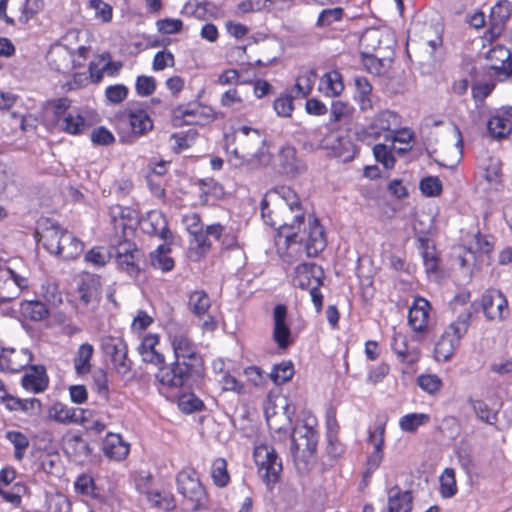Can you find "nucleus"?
<instances>
[{
    "instance_id": "nucleus-1",
    "label": "nucleus",
    "mask_w": 512,
    "mask_h": 512,
    "mask_svg": "<svg viewBox=\"0 0 512 512\" xmlns=\"http://www.w3.org/2000/svg\"><path fill=\"white\" fill-rule=\"evenodd\" d=\"M282 217L278 231L286 243L304 245L308 257H315L326 247L324 228L317 218L309 215L306 221L302 206H289Z\"/></svg>"
},
{
    "instance_id": "nucleus-2",
    "label": "nucleus",
    "mask_w": 512,
    "mask_h": 512,
    "mask_svg": "<svg viewBox=\"0 0 512 512\" xmlns=\"http://www.w3.org/2000/svg\"><path fill=\"white\" fill-rule=\"evenodd\" d=\"M35 236L48 252L64 260L77 258L84 249L80 239L48 218L38 222Z\"/></svg>"
},
{
    "instance_id": "nucleus-3",
    "label": "nucleus",
    "mask_w": 512,
    "mask_h": 512,
    "mask_svg": "<svg viewBox=\"0 0 512 512\" xmlns=\"http://www.w3.org/2000/svg\"><path fill=\"white\" fill-rule=\"evenodd\" d=\"M318 432L307 423L298 424L291 435L292 454L296 469L308 473L317 462Z\"/></svg>"
},
{
    "instance_id": "nucleus-4",
    "label": "nucleus",
    "mask_w": 512,
    "mask_h": 512,
    "mask_svg": "<svg viewBox=\"0 0 512 512\" xmlns=\"http://www.w3.org/2000/svg\"><path fill=\"white\" fill-rule=\"evenodd\" d=\"M233 139L236 147L233 153L236 158L243 162H251L256 158L265 144L264 134L255 128L241 126L234 131Z\"/></svg>"
},
{
    "instance_id": "nucleus-5",
    "label": "nucleus",
    "mask_w": 512,
    "mask_h": 512,
    "mask_svg": "<svg viewBox=\"0 0 512 512\" xmlns=\"http://www.w3.org/2000/svg\"><path fill=\"white\" fill-rule=\"evenodd\" d=\"M176 481L178 492L190 502L193 510H199L206 505L207 493L194 469L181 470Z\"/></svg>"
},
{
    "instance_id": "nucleus-6",
    "label": "nucleus",
    "mask_w": 512,
    "mask_h": 512,
    "mask_svg": "<svg viewBox=\"0 0 512 512\" xmlns=\"http://www.w3.org/2000/svg\"><path fill=\"white\" fill-rule=\"evenodd\" d=\"M203 370L191 367L186 361H174L170 365L160 367L155 374L160 385L178 389L186 386L193 376H200Z\"/></svg>"
},
{
    "instance_id": "nucleus-7",
    "label": "nucleus",
    "mask_w": 512,
    "mask_h": 512,
    "mask_svg": "<svg viewBox=\"0 0 512 512\" xmlns=\"http://www.w3.org/2000/svg\"><path fill=\"white\" fill-rule=\"evenodd\" d=\"M258 472L267 486L274 485L282 472V461L272 446L260 444L254 449Z\"/></svg>"
},
{
    "instance_id": "nucleus-8",
    "label": "nucleus",
    "mask_w": 512,
    "mask_h": 512,
    "mask_svg": "<svg viewBox=\"0 0 512 512\" xmlns=\"http://www.w3.org/2000/svg\"><path fill=\"white\" fill-rule=\"evenodd\" d=\"M408 33V47L415 49L418 45L422 49L428 48L429 57H432L436 48L442 44L441 30L431 23L415 22Z\"/></svg>"
},
{
    "instance_id": "nucleus-9",
    "label": "nucleus",
    "mask_w": 512,
    "mask_h": 512,
    "mask_svg": "<svg viewBox=\"0 0 512 512\" xmlns=\"http://www.w3.org/2000/svg\"><path fill=\"white\" fill-rule=\"evenodd\" d=\"M169 339L173 348L175 361H186L187 365L203 370L201 356L197 353L195 344L188 337L187 331L170 330Z\"/></svg>"
},
{
    "instance_id": "nucleus-10",
    "label": "nucleus",
    "mask_w": 512,
    "mask_h": 512,
    "mask_svg": "<svg viewBox=\"0 0 512 512\" xmlns=\"http://www.w3.org/2000/svg\"><path fill=\"white\" fill-rule=\"evenodd\" d=\"M401 124V116L397 112L382 110L374 116L366 131L375 139L383 136L387 141L393 132H397Z\"/></svg>"
},
{
    "instance_id": "nucleus-11",
    "label": "nucleus",
    "mask_w": 512,
    "mask_h": 512,
    "mask_svg": "<svg viewBox=\"0 0 512 512\" xmlns=\"http://www.w3.org/2000/svg\"><path fill=\"white\" fill-rule=\"evenodd\" d=\"M102 350L110 357L118 374L126 376L130 373V361L127 359V345L123 339L112 336L103 338Z\"/></svg>"
},
{
    "instance_id": "nucleus-12",
    "label": "nucleus",
    "mask_w": 512,
    "mask_h": 512,
    "mask_svg": "<svg viewBox=\"0 0 512 512\" xmlns=\"http://www.w3.org/2000/svg\"><path fill=\"white\" fill-rule=\"evenodd\" d=\"M481 307L487 320L501 321L508 310V301L501 291L488 289L482 295Z\"/></svg>"
},
{
    "instance_id": "nucleus-13",
    "label": "nucleus",
    "mask_w": 512,
    "mask_h": 512,
    "mask_svg": "<svg viewBox=\"0 0 512 512\" xmlns=\"http://www.w3.org/2000/svg\"><path fill=\"white\" fill-rule=\"evenodd\" d=\"M273 340L279 349H287L291 343V329L287 324V307L277 304L273 309Z\"/></svg>"
},
{
    "instance_id": "nucleus-14",
    "label": "nucleus",
    "mask_w": 512,
    "mask_h": 512,
    "mask_svg": "<svg viewBox=\"0 0 512 512\" xmlns=\"http://www.w3.org/2000/svg\"><path fill=\"white\" fill-rule=\"evenodd\" d=\"M47 61L53 70L63 74L69 73L72 69L82 65L67 46L60 44L51 47L47 54Z\"/></svg>"
},
{
    "instance_id": "nucleus-15",
    "label": "nucleus",
    "mask_w": 512,
    "mask_h": 512,
    "mask_svg": "<svg viewBox=\"0 0 512 512\" xmlns=\"http://www.w3.org/2000/svg\"><path fill=\"white\" fill-rule=\"evenodd\" d=\"M324 271L314 263H302L295 268L293 284L301 289H310L323 284Z\"/></svg>"
},
{
    "instance_id": "nucleus-16",
    "label": "nucleus",
    "mask_w": 512,
    "mask_h": 512,
    "mask_svg": "<svg viewBox=\"0 0 512 512\" xmlns=\"http://www.w3.org/2000/svg\"><path fill=\"white\" fill-rule=\"evenodd\" d=\"M430 304L424 298H416L409 309L408 322L411 328L416 332H422L426 329L429 320Z\"/></svg>"
},
{
    "instance_id": "nucleus-17",
    "label": "nucleus",
    "mask_w": 512,
    "mask_h": 512,
    "mask_svg": "<svg viewBox=\"0 0 512 512\" xmlns=\"http://www.w3.org/2000/svg\"><path fill=\"white\" fill-rule=\"evenodd\" d=\"M32 359V353L28 349H11L1 354L0 365L11 372H19L27 367Z\"/></svg>"
},
{
    "instance_id": "nucleus-18",
    "label": "nucleus",
    "mask_w": 512,
    "mask_h": 512,
    "mask_svg": "<svg viewBox=\"0 0 512 512\" xmlns=\"http://www.w3.org/2000/svg\"><path fill=\"white\" fill-rule=\"evenodd\" d=\"M278 159L283 173L287 175L295 176L306 171L305 163L298 159L297 151L292 146L282 147Z\"/></svg>"
},
{
    "instance_id": "nucleus-19",
    "label": "nucleus",
    "mask_w": 512,
    "mask_h": 512,
    "mask_svg": "<svg viewBox=\"0 0 512 512\" xmlns=\"http://www.w3.org/2000/svg\"><path fill=\"white\" fill-rule=\"evenodd\" d=\"M46 370L41 365L30 366L28 372L22 377V386L33 393L43 392L48 386Z\"/></svg>"
},
{
    "instance_id": "nucleus-20",
    "label": "nucleus",
    "mask_w": 512,
    "mask_h": 512,
    "mask_svg": "<svg viewBox=\"0 0 512 512\" xmlns=\"http://www.w3.org/2000/svg\"><path fill=\"white\" fill-rule=\"evenodd\" d=\"M141 228L145 233L161 239H166L169 233L167 220L160 211H150L141 221Z\"/></svg>"
},
{
    "instance_id": "nucleus-21",
    "label": "nucleus",
    "mask_w": 512,
    "mask_h": 512,
    "mask_svg": "<svg viewBox=\"0 0 512 512\" xmlns=\"http://www.w3.org/2000/svg\"><path fill=\"white\" fill-rule=\"evenodd\" d=\"M276 199L264 198L261 202V215L266 224L278 230L282 217L287 211L286 203H277Z\"/></svg>"
},
{
    "instance_id": "nucleus-22",
    "label": "nucleus",
    "mask_w": 512,
    "mask_h": 512,
    "mask_svg": "<svg viewBox=\"0 0 512 512\" xmlns=\"http://www.w3.org/2000/svg\"><path fill=\"white\" fill-rule=\"evenodd\" d=\"M78 294L85 306L97 303L100 297L99 280L92 275L82 277L78 284Z\"/></svg>"
},
{
    "instance_id": "nucleus-23",
    "label": "nucleus",
    "mask_w": 512,
    "mask_h": 512,
    "mask_svg": "<svg viewBox=\"0 0 512 512\" xmlns=\"http://www.w3.org/2000/svg\"><path fill=\"white\" fill-rule=\"evenodd\" d=\"M158 343L159 338L157 335L150 334L143 338L138 347V351L144 362L154 365L164 364V355L156 350Z\"/></svg>"
},
{
    "instance_id": "nucleus-24",
    "label": "nucleus",
    "mask_w": 512,
    "mask_h": 512,
    "mask_svg": "<svg viewBox=\"0 0 512 512\" xmlns=\"http://www.w3.org/2000/svg\"><path fill=\"white\" fill-rule=\"evenodd\" d=\"M356 99L362 112L372 111L375 106L373 87L365 77H355Z\"/></svg>"
},
{
    "instance_id": "nucleus-25",
    "label": "nucleus",
    "mask_w": 512,
    "mask_h": 512,
    "mask_svg": "<svg viewBox=\"0 0 512 512\" xmlns=\"http://www.w3.org/2000/svg\"><path fill=\"white\" fill-rule=\"evenodd\" d=\"M391 347L398 359L403 363L412 365L420 358L419 349L409 347L405 337L400 334L393 337Z\"/></svg>"
},
{
    "instance_id": "nucleus-26",
    "label": "nucleus",
    "mask_w": 512,
    "mask_h": 512,
    "mask_svg": "<svg viewBox=\"0 0 512 512\" xmlns=\"http://www.w3.org/2000/svg\"><path fill=\"white\" fill-rule=\"evenodd\" d=\"M413 497L410 491H402L398 487L389 490L388 511L389 512H410L412 509Z\"/></svg>"
},
{
    "instance_id": "nucleus-27",
    "label": "nucleus",
    "mask_w": 512,
    "mask_h": 512,
    "mask_svg": "<svg viewBox=\"0 0 512 512\" xmlns=\"http://www.w3.org/2000/svg\"><path fill=\"white\" fill-rule=\"evenodd\" d=\"M322 146L331 149L333 155L342 162L352 161L357 153L356 147L349 137H337L334 143H325Z\"/></svg>"
},
{
    "instance_id": "nucleus-28",
    "label": "nucleus",
    "mask_w": 512,
    "mask_h": 512,
    "mask_svg": "<svg viewBox=\"0 0 512 512\" xmlns=\"http://www.w3.org/2000/svg\"><path fill=\"white\" fill-rule=\"evenodd\" d=\"M103 450L107 457L122 460L129 453V445L123 442L119 434L109 433L103 443Z\"/></svg>"
},
{
    "instance_id": "nucleus-29",
    "label": "nucleus",
    "mask_w": 512,
    "mask_h": 512,
    "mask_svg": "<svg viewBox=\"0 0 512 512\" xmlns=\"http://www.w3.org/2000/svg\"><path fill=\"white\" fill-rule=\"evenodd\" d=\"M210 307V297L204 290H196L190 293L188 308L193 315L202 318L208 314Z\"/></svg>"
},
{
    "instance_id": "nucleus-30",
    "label": "nucleus",
    "mask_w": 512,
    "mask_h": 512,
    "mask_svg": "<svg viewBox=\"0 0 512 512\" xmlns=\"http://www.w3.org/2000/svg\"><path fill=\"white\" fill-rule=\"evenodd\" d=\"M131 130L136 135H143L153 128V122L148 113L140 108L128 112Z\"/></svg>"
},
{
    "instance_id": "nucleus-31",
    "label": "nucleus",
    "mask_w": 512,
    "mask_h": 512,
    "mask_svg": "<svg viewBox=\"0 0 512 512\" xmlns=\"http://www.w3.org/2000/svg\"><path fill=\"white\" fill-rule=\"evenodd\" d=\"M320 90L326 96H339L344 90L342 75L338 71H330L325 73L320 79Z\"/></svg>"
},
{
    "instance_id": "nucleus-32",
    "label": "nucleus",
    "mask_w": 512,
    "mask_h": 512,
    "mask_svg": "<svg viewBox=\"0 0 512 512\" xmlns=\"http://www.w3.org/2000/svg\"><path fill=\"white\" fill-rule=\"evenodd\" d=\"M471 316V310H464L458 315L457 319L446 328L444 333H449V336L460 344V340L467 333L470 326Z\"/></svg>"
},
{
    "instance_id": "nucleus-33",
    "label": "nucleus",
    "mask_w": 512,
    "mask_h": 512,
    "mask_svg": "<svg viewBox=\"0 0 512 512\" xmlns=\"http://www.w3.org/2000/svg\"><path fill=\"white\" fill-rule=\"evenodd\" d=\"M20 312L25 318L32 321H42L49 314V310L46 305L37 300L22 301L20 304Z\"/></svg>"
},
{
    "instance_id": "nucleus-34",
    "label": "nucleus",
    "mask_w": 512,
    "mask_h": 512,
    "mask_svg": "<svg viewBox=\"0 0 512 512\" xmlns=\"http://www.w3.org/2000/svg\"><path fill=\"white\" fill-rule=\"evenodd\" d=\"M459 343L449 336V333L441 335L440 339L436 342L434 348L435 359L437 361L446 362L454 354Z\"/></svg>"
},
{
    "instance_id": "nucleus-35",
    "label": "nucleus",
    "mask_w": 512,
    "mask_h": 512,
    "mask_svg": "<svg viewBox=\"0 0 512 512\" xmlns=\"http://www.w3.org/2000/svg\"><path fill=\"white\" fill-rule=\"evenodd\" d=\"M48 417L58 423L68 424L77 421L76 410L61 402H55L48 410Z\"/></svg>"
},
{
    "instance_id": "nucleus-36",
    "label": "nucleus",
    "mask_w": 512,
    "mask_h": 512,
    "mask_svg": "<svg viewBox=\"0 0 512 512\" xmlns=\"http://www.w3.org/2000/svg\"><path fill=\"white\" fill-rule=\"evenodd\" d=\"M170 249L165 245H160L155 251L151 252L150 260L154 268L167 272L173 269L174 260L168 256Z\"/></svg>"
},
{
    "instance_id": "nucleus-37",
    "label": "nucleus",
    "mask_w": 512,
    "mask_h": 512,
    "mask_svg": "<svg viewBox=\"0 0 512 512\" xmlns=\"http://www.w3.org/2000/svg\"><path fill=\"white\" fill-rule=\"evenodd\" d=\"M265 198L270 200L276 199L277 203H286L289 206H301L297 194L290 187L286 186L277 187L269 191Z\"/></svg>"
},
{
    "instance_id": "nucleus-38",
    "label": "nucleus",
    "mask_w": 512,
    "mask_h": 512,
    "mask_svg": "<svg viewBox=\"0 0 512 512\" xmlns=\"http://www.w3.org/2000/svg\"><path fill=\"white\" fill-rule=\"evenodd\" d=\"M93 352V346L88 343H84L79 347L77 355L74 359V366L77 374L82 375L90 371V360Z\"/></svg>"
},
{
    "instance_id": "nucleus-39",
    "label": "nucleus",
    "mask_w": 512,
    "mask_h": 512,
    "mask_svg": "<svg viewBox=\"0 0 512 512\" xmlns=\"http://www.w3.org/2000/svg\"><path fill=\"white\" fill-rule=\"evenodd\" d=\"M430 416L425 413H411L404 415L400 421L399 426L403 431L415 432L418 427L425 425L429 422Z\"/></svg>"
},
{
    "instance_id": "nucleus-40",
    "label": "nucleus",
    "mask_w": 512,
    "mask_h": 512,
    "mask_svg": "<svg viewBox=\"0 0 512 512\" xmlns=\"http://www.w3.org/2000/svg\"><path fill=\"white\" fill-rule=\"evenodd\" d=\"M487 128L494 138H503L511 132L512 123L505 117L494 116L488 121Z\"/></svg>"
},
{
    "instance_id": "nucleus-41",
    "label": "nucleus",
    "mask_w": 512,
    "mask_h": 512,
    "mask_svg": "<svg viewBox=\"0 0 512 512\" xmlns=\"http://www.w3.org/2000/svg\"><path fill=\"white\" fill-rule=\"evenodd\" d=\"M211 477L214 484L218 487H225L229 483L230 476L227 471V462L224 458H217L213 461Z\"/></svg>"
},
{
    "instance_id": "nucleus-42",
    "label": "nucleus",
    "mask_w": 512,
    "mask_h": 512,
    "mask_svg": "<svg viewBox=\"0 0 512 512\" xmlns=\"http://www.w3.org/2000/svg\"><path fill=\"white\" fill-rule=\"evenodd\" d=\"M6 438L13 444L15 448V459L17 461H21L24 458L25 452L30 444L28 437L19 431H8L6 433Z\"/></svg>"
},
{
    "instance_id": "nucleus-43",
    "label": "nucleus",
    "mask_w": 512,
    "mask_h": 512,
    "mask_svg": "<svg viewBox=\"0 0 512 512\" xmlns=\"http://www.w3.org/2000/svg\"><path fill=\"white\" fill-rule=\"evenodd\" d=\"M512 11V6L509 1L503 0L498 2L491 9L490 19L493 26H503L509 19Z\"/></svg>"
},
{
    "instance_id": "nucleus-44",
    "label": "nucleus",
    "mask_w": 512,
    "mask_h": 512,
    "mask_svg": "<svg viewBox=\"0 0 512 512\" xmlns=\"http://www.w3.org/2000/svg\"><path fill=\"white\" fill-rule=\"evenodd\" d=\"M511 56L510 51L504 46L497 45L487 53V60L491 62V68L502 71L505 63Z\"/></svg>"
},
{
    "instance_id": "nucleus-45",
    "label": "nucleus",
    "mask_w": 512,
    "mask_h": 512,
    "mask_svg": "<svg viewBox=\"0 0 512 512\" xmlns=\"http://www.w3.org/2000/svg\"><path fill=\"white\" fill-rule=\"evenodd\" d=\"M88 7L94 11L96 20L109 23L113 18V8L103 0H89Z\"/></svg>"
},
{
    "instance_id": "nucleus-46",
    "label": "nucleus",
    "mask_w": 512,
    "mask_h": 512,
    "mask_svg": "<svg viewBox=\"0 0 512 512\" xmlns=\"http://www.w3.org/2000/svg\"><path fill=\"white\" fill-rule=\"evenodd\" d=\"M469 403L479 420L489 425H494L496 423L497 413H492L484 401L469 399Z\"/></svg>"
},
{
    "instance_id": "nucleus-47",
    "label": "nucleus",
    "mask_w": 512,
    "mask_h": 512,
    "mask_svg": "<svg viewBox=\"0 0 512 512\" xmlns=\"http://www.w3.org/2000/svg\"><path fill=\"white\" fill-rule=\"evenodd\" d=\"M441 495L444 498H451L457 492L455 471L453 468H446L440 477Z\"/></svg>"
},
{
    "instance_id": "nucleus-48",
    "label": "nucleus",
    "mask_w": 512,
    "mask_h": 512,
    "mask_svg": "<svg viewBox=\"0 0 512 512\" xmlns=\"http://www.w3.org/2000/svg\"><path fill=\"white\" fill-rule=\"evenodd\" d=\"M62 129L70 134H79L85 127V120L80 114L67 113L61 123Z\"/></svg>"
},
{
    "instance_id": "nucleus-49",
    "label": "nucleus",
    "mask_w": 512,
    "mask_h": 512,
    "mask_svg": "<svg viewBox=\"0 0 512 512\" xmlns=\"http://www.w3.org/2000/svg\"><path fill=\"white\" fill-rule=\"evenodd\" d=\"M293 375V364L291 362H283L273 367L270 377L276 385H280L289 381Z\"/></svg>"
},
{
    "instance_id": "nucleus-50",
    "label": "nucleus",
    "mask_w": 512,
    "mask_h": 512,
    "mask_svg": "<svg viewBox=\"0 0 512 512\" xmlns=\"http://www.w3.org/2000/svg\"><path fill=\"white\" fill-rule=\"evenodd\" d=\"M109 251L104 247H94L90 249L84 257V260L94 267H103L110 259Z\"/></svg>"
},
{
    "instance_id": "nucleus-51",
    "label": "nucleus",
    "mask_w": 512,
    "mask_h": 512,
    "mask_svg": "<svg viewBox=\"0 0 512 512\" xmlns=\"http://www.w3.org/2000/svg\"><path fill=\"white\" fill-rule=\"evenodd\" d=\"M418 386L429 394H435L442 387V380L434 374H423L417 378Z\"/></svg>"
},
{
    "instance_id": "nucleus-52",
    "label": "nucleus",
    "mask_w": 512,
    "mask_h": 512,
    "mask_svg": "<svg viewBox=\"0 0 512 512\" xmlns=\"http://www.w3.org/2000/svg\"><path fill=\"white\" fill-rule=\"evenodd\" d=\"M273 108L278 116L290 117L294 110L293 97L290 95H280L274 100Z\"/></svg>"
},
{
    "instance_id": "nucleus-53",
    "label": "nucleus",
    "mask_w": 512,
    "mask_h": 512,
    "mask_svg": "<svg viewBox=\"0 0 512 512\" xmlns=\"http://www.w3.org/2000/svg\"><path fill=\"white\" fill-rule=\"evenodd\" d=\"M178 406L184 413H193L200 411L203 407V402L194 394H184L178 400Z\"/></svg>"
},
{
    "instance_id": "nucleus-54",
    "label": "nucleus",
    "mask_w": 512,
    "mask_h": 512,
    "mask_svg": "<svg viewBox=\"0 0 512 512\" xmlns=\"http://www.w3.org/2000/svg\"><path fill=\"white\" fill-rule=\"evenodd\" d=\"M147 499L154 507L169 511L175 507L173 498L169 494H162L160 492H149Z\"/></svg>"
},
{
    "instance_id": "nucleus-55",
    "label": "nucleus",
    "mask_w": 512,
    "mask_h": 512,
    "mask_svg": "<svg viewBox=\"0 0 512 512\" xmlns=\"http://www.w3.org/2000/svg\"><path fill=\"white\" fill-rule=\"evenodd\" d=\"M342 17H343L342 8L335 7V8H330V9H324L320 13L316 25L318 27L330 26L334 22L341 20Z\"/></svg>"
},
{
    "instance_id": "nucleus-56",
    "label": "nucleus",
    "mask_w": 512,
    "mask_h": 512,
    "mask_svg": "<svg viewBox=\"0 0 512 512\" xmlns=\"http://www.w3.org/2000/svg\"><path fill=\"white\" fill-rule=\"evenodd\" d=\"M373 154L377 162L384 165L385 168H392L395 164V158L392 151L384 144H377L373 148Z\"/></svg>"
},
{
    "instance_id": "nucleus-57",
    "label": "nucleus",
    "mask_w": 512,
    "mask_h": 512,
    "mask_svg": "<svg viewBox=\"0 0 512 512\" xmlns=\"http://www.w3.org/2000/svg\"><path fill=\"white\" fill-rule=\"evenodd\" d=\"M128 88L123 84L108 86L105 90V96L109 103L119 104L127 98Z\"/></svg>"
},
{
    "instance_id": "nucleus-58",
    "label": "nucleus",
    "mask_w": 512,
    "mask_h": 512,
    "mask_svg": "<svg viewBox=\"0 0 512 512\" xmlns=\"http://www.w3.org/2000/svg\"><path fill=\"white\" fill-rule=\"evenodd\" d=\"M353 108L343 101L337 100L332 103L331 106V121L339 122L347 119L351 116Z\"/></svg>"
},
{
    "instance_id": "nucleus-59",
    "label": "nucleus",
    "mask_w": 512,
    "mask_h": 512,
    "mask_svg": "<svg viewBox=\"0 0 512 512\" xmlns=\"http://www.w3.org/2000/svg\"><path fill=\"white\" fill-rule=\"evenodd\" d=\"M420 190L425 196H438L442 190L441 181L437 177H426L420 182Z\"/></svg>"
},
{
    "instance_id": "nucleus-60",
    "label": "nucleus",
    "mask_w": 512,
    "mask_h": 512,
    "mask_svg": "<svg viewBox=\"0 0 512 512\" xmlns=\"http://www.w3.org/2000/svg\"><path fill=\"white\" fill-rule=\"evenodd\" d=\"M139 256L140 254L121 256L120 259H117L119 268L132 277L137 276L139 273V267L137 264Z\"/></svg>"
},
{
    "instance_id": "nucleus-61",
    "label": "nucleus",
    "mask_w": 512,
    "mask_h": 512,
    "mask_svg": "<svg viewBox=\"0 0 512 512\" xmlns=\"http://www.w3.org/2000/svg\"><path fill=\"white\" fill-rule=\"evenodd\" d=\"M135 88L140 96H149L156 89V81L151 76H138Z\"/></svg>"
},
{
    "instance_id": "nucleus-62",
    "label": "nucleus",
    "mask_w": 512,
    "mask_h": 512,
    "mask_svg": "<svg viewBox=\"0 0 512 512\" xmlns=\"http://www.w3.org/2000/svg\"><path fill=\"white\" fill-rule=\"evenodd\" d=\"M157 29L163 34H174L181 31L183 23L180 19L165 18L158 20Z\"/></svg>"
},
{
    "instance_id": "nucleus-63",
    "label": "nucleus",
    "mask_w": 512,
    "mask_h": 512,
    "mask_svg": "<svg viewBox=\"0 0 512 512\" xmlns=\"http://www.w3.org/2000/svg\"><path fill=\"white\" fill-rule=\"evenodd\" d=\"M175 64L174 56L168 51H159L155 54L153 59V69L155 71H161L166 67H173Z\"/></svg>"
},
{
    "instance_id": "nucleus-64",
    "label": "nucleus",
    "mask_w": 512,
    "mask_h": 512,
    "mask_svg": "<svg viewBox=\"0 0 512 512\" xmlns=\"http://www.w3.org/2000/svg\"><path fill=\"white\" fill-rule=\"evenodd\" d=\"M91 140L97 145H110L115 141L113 134L104 127H98L91 133Z\"/></svg>"
}]
</instances>
